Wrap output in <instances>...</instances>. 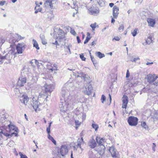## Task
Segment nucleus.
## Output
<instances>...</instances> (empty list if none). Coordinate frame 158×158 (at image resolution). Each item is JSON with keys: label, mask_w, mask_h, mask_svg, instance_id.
Wrapping results in <instances>:
<instances>
[{"label": "nucleus", "mask_w": 158, "mask_h": 158, "mask_svg": "<svg viewBox=\"0 0 158 158\" xmlns=\"http://www.w3.org/2000/svg\"><path fill=\"white\" fill-rule=\"evenodd\" d=\"M115 40L116 41H119L120 40V39L119 37H114L113 39V40Z\"/></svg>", "instance_id": "5fc2aeb1"}, {"label": "nucleus", "mask_w": 158, "mask_h": 158, "mask_svg": "<svg viewBox=\"0 0 158 158\" xmlns=\"http://www.w3.org/2000/svg\"><path fill=\"white\" fill-rule=\"evenodd\" d=\"M137 31V29H135L133 32H132L131 34L133 36H135L136 35Z\"/></svg>", "instance_id": "4c0bfd02"}, {"label": "nucleus", "mask_w": 158, "mask_h": 158, "mask_svg": "<svg viewBox=\"0 0 158 158\" xmlns=\"http://www.w3.org/2000/svg\"><path fill=\"white\" fill-rule=\"evenodd\" d=\"M130 76V73L129 72V70H127L126 75V77L128 78Z\"/></svg>", "instance_id": "09e8293b"}, {"label": "nucleus", "mask_w": 158, "mask_h": 158, "mask_svg": "<svg viewBox=\"0 0 158 158\" xmlns=\"http://www.w3.org/2000/svg\"><path fill=\"white\" fill-rule=\"evenodd\" d=\"M45 91L47 96L45 98H46L48 97V96H50L51 95V93L52 92L53 89H54V86L52 84H45L44 86Z\"/></svg>", "instance_id": "20e7f679"}, {"label": "nucleus", "mask_w": 158, "mask_h": 158, "mask_svg": "<svg viewBox=\"0 0 158 158\" xmlns=\"http://www.w3.org/2000/svg\"><path fill=\"white\" fill-rule=\"evenodd\" d=\"M68 152V147L66 145H62L60 148V153L61 155L60 158H66V156Z\"/></svg>", "instance_id": "f03ea898"}, {"label": "nucleus", "mask_w": 158, "mask_h": 158, "mask_svg": "<svg viewBox=\"0 0 158 158\" xmlns=\"http://www.w3.org/2000/svg\"><path fill=\"white\" fill-rule=\"evenodd\" d=\"M61 27L62 28V30L60 29V39L64 38L66 33L69 31V29L70 28V27L69 26L66 27L61 26Z\"/></svg>", "instance_id": "423d86ee"}, {"label": "nucleus", "mask_w": 158, "mask_h": 158, "mask_svg": "<svg viewBox=\"0 0 158 158\" xmlns=\"http://www.w3.org/2000/svg\"><path fill=\"white\" fill-rule=\"evenodd\" d=\"M3 134L5 136L8 137V138H10V137H11V135L10 134L5 132H4V133H3Z\"/></svg>", "instance_id": "49530a36"}, {"label": "nucleus", "mask_w": 158, "mask_h": 158, "mask_svg": "<svg viewBox=\"0 0 158 158\" xmlns=\"http://www.w3.org/2000/svg\"><path fill=\"white\" fill-rule=\"evenodd\" d=\"M93 89L92 86L91 85L86 86L83 90L84 93L86 95H89L92 93Z\"/></svg>", "instance_id": "9d476101"}, {"label": "nucleus", "mask_w": 158, "mask_h": 158, "mask_svg": "<svg viewBox=\"0 0 158 158\" xmlns=\"http://www.w3.org/2000/svg\"><path fill=\"white\" fill-rule=\"evenodd\" d=\"M27 79L26 77H23L19 78L17 82V85L19 87L24 86V84L26 83Z\"/></svg>", "instance_id": "f8f14e48"}, {"label": "nucleus", "mask_w": 158, "mask_h": 158, "mask_svg": "<svg viewBox=\"0 0 158 158\" xmlns=\"http://www.w3.org/2000/svg\"><path fill=\"white\" fill-rule=\"evenodd\" d=\"M153 85L155 86H158V80L153 83Z\"/></svg>", "instance_id": "4d7b16f0"}, {"label": "nucleus", "mask_w": 158, "mask_h": 158, "mask_svg": "<svg viewBox=\"0 0 158 158\" xmlns=\"http://www.w3.org/2000/svg\"><path fill=\"white\" fill-rule=\"evenodd\" d=\"M40 37L41 40H44L45 39L44 35L43 34H41L40 35Z\"/></svg>", "instance_id": "37998d69"}, {"label": "nucleus", "mask_w": 158, "mask_h": 158, "mask_svg": "<svg viewBox=\"0 0 158 158\" xmlns=\"http://www.w3.org/2000/svg\"><path fill=\"white\" fill-rule=\"evenodd\" d=\"M75 125L76 126V129H77L81 124V122H80L78 120H75Z\"/></svg>", "instance_id": "7c9ffc66"}, {"label": "nucleus", "mask_w": 158, "mask_h": 158, "mask_svg": "<svg viewBox=\"0 0 158 158\" xmlns=\"http://www.w3.org/2000/svg\"><path fill=\"white\" fill-rule=\"evenodd\" d=\"M83 139L82 138L81 139H78L77 142L74 143V144H73V147L74 149L77 150L78 148H80L81 149V143L83 142Z\"/></svg>", "instance_id": "9b49d317"}, {"label": "nucleus", "mask_w": 158, "mask_h": 158, "mask_svg": "<svg viewBox=\"0 0 158 158\" xmlns=\"http://www.w3.org/2000/svg\"><path fill=\"white\" fill-rule=\"evenodd\" d=\"M42 43L43 44H45L47 43L46 40L45 39H44V40H42Z\"/></svg>", "instance_id": "603ef678"}, {"label": "nucleus", "mask_w": 158, "mask_h": 158, "mask_svg": "<svg viewBox=\"0 0 158 158\" xmlns=\"http://www.w3.org/2000/svg\"><path fill=\"white\" fill-rule=\"evenodd\" d=\"M106 98L104 95L103 94L101 96V102L103 103L104 102L106 101Z\"/></svg>", "instance_id": "2f4dec72"}, {"label": "nucleus", "mask_w": 158, "mask_h": 158, "mask_svg": "<svg viewBox=\"0 0 158 158\" xmlns=\"http://www.w3.org/2000/svg\"><path fill=\"white\" fill-rule=\"evenodd\" d=\"M5 1H2L0 2V6H2L4 5Z\"/></svg>", "instance_id": "6e6d98bb"}, {"label": "nucleus", "mask_w": 158, "mask_h": 158, "mask_svg": "<svg viewBox=\"0 0 158 158\" xmlns=\"http://www.w3.org/2000/svg\"><path fill=\"white\" fill-rule=\"evenodd\" d=\"M42 8L40 7V6L37 5L35 7V13L36 14L38 12H40Z\"/></svg>", "instance_id": "a878e982"}, {"label": "nucleus", "mask_w": 158, "mask_h": 158, "mask_svg": "<svg viewBox=\"0 0 158 158\" xmlns=\"http://www.w3.org/2000/svg\"><path fill=\"white\" fill-rule=\"evenodd\" d=\"M71 46H72L71 45H69L68 46H66L65 48L66 49H68V50L70 54H71V52L70 50V48L71 47Z\"/></svg>", "instance_id": "79ce46f5"}, {"label": "nucleus", "mask_w": 158, "mask_h": 158, "mask_svg": "<svg viewBox=\"0 0 158 158\" xmlns=\"http://www.w3.org/2000/svg\"><path fill=\"white\" fill-rule=\"evenodd\" d=\"M19 155L21 156V158H27L26 155L22 154L21 152L19 153Z\"/></svg>", "instance_id": "c03bdc74"}, {"label": "nucleus", "mask_w": 158, "mask_h": 158, "mask_svg": "<svg viewBox=\"0 0 158 158\" xmlns=\"http://www.w3.org/2000/svg\"><path fill=\"white\" fill-rule=\"evenodd\" d=\"M57 154H56V155H57V156H58V157H59V156H58V155H59V150L58 149V148H57Z\"/></svg>", "instance_id": "0e129e2a"}, {"label": "nucleus", "mask_w": 158, "mask_h": 158, "mask_svg": "<svg viewBox=\"0 0 158 158\" xmlns=\"http://www.w3.org/2000/svg\"><path fill=\"white\" fill-rule=\"evenodd\" d=\"M82 119L84 120L85 119V118H86V115L85 114H83V115L82 116Z\"/></svg>", "instance_id": "e2e57ef3"}, {"label": "nucleus", "mask_w": 158, "mask_h": 158, "mask_svg": "<svg viewBox=\"0 0 158 158\" xmlns=\"http://www.w3.org/2000/svg\"><path fill=\"white\" fill-rule=\"evenodd\" d=\"M109 150L113 157L116 158L117 157V154L116 153V150L114 147H111L109 148Z\"/></svg>", "instance_id": "dca6fc26"}, {"label": "nucleus", "mask_w": 158, "mask_h": 158, "mask_svg": "<svg viewBox=\"0 0 158 158\" xmlns=\"http://www.w3.org/2000/svg\"><path fill=\"white\" fill-rule=\"evenodd\" d=\"M158 78V76L156 74H150L147 75L146 79L148 83H151L155 81Z\"/></svg>", "instance_id": "6e6552de"}, {"label": "nucleus", "mask_w": 158, "mask_h": 158, "mask_svg": "<svg viewBox=\"0 0 158 158\" xmlns=\"http://www.w3.org/2000/svg\"><path fill=\"white\" fill-rule=\"evenodd\" d=\"M90 26L92 28V30L93 31H94L95 30V28L96 27H98V25H97V23H95L93 24H91L90 25Z\"/></svg>", "instance_id": "cd10ccee"}, {"label": "nucleus", "mask_w": 158, "mask_h": 158, "mask_svg": "<svg viewBox=\"0 0 158 158\" xmlns=\"http://www.w3.org/2000/svg\"><path fill=\"white\" fill-rule=\"evenodd\" d=\"M59 29L55 28L54 29V38L55 40V41L53 44L58 45V41L59 40Z\"/></svg>", "instance_id": "1a4fd4ad"}, {"label": "nucleus", "mask_w": 158, "mask_h": 158, "mask_svg": "<svg viewBox=\"0 0 158 158\" xmlns=\"http://www.w3.org/2000/svg\"><path fill=\"white\" fill-rule=\"evenodd\" d=\"M52 141L55 145H56V140H55V139H53L52 140Z\"/></svg>", "instance_id": "69168bd1"}, {"label": "nucleus", "mask_w": 158, "mask_h": 158, "mask_svg": "<svg viewBox=\"0 0 158 158\" xmlns=\"http://www.w3.org/2000/svg\"><path fill=\"white\" fill-rule=\"evenodd\" d=\"M9 131L11 132L12 131H16L18 130V129L14 125H13L12 123L8 125Z\"/></svg>", "instance_id": "aec40b11"}, {"label": "nucleus", "mask_w": 158, "mask_h": 158, "mask_svg": "<svg viewBox=\"0 0 158 158\" xmlns=\"http://www.w3.org/2000/svg\"><path fill=\"white\" fill-rule=\"evenodd\" d=\"M98 2L99 5L101 6H103L105 5L104 0H98Z\"/></svg>", "instance_id": "c85d7f7f"}, {"label": "nucleus", "mask_w": 158, "mask_h": 158, "mask_svg": "<svg viewBox=\"0 0 158 158\" xmlns=\"http://www.w3.org/2000/svg\"><path fill=\"white\" fill-rule=\"evenodd\" d=\"M6 56H2L1 55H0V62L2 63L3 62V60L6 59Z\"/></svg>", "instance_id": "f704fd0d"}, {"label": "nucleus", "mask_w": 158, "mask_h": 158, "mask_svg": "<svg viewBox=\"0 0 158 158\" xmlns=\"http://www.w3.org/2000/svg\"><path fill=\"white\" fill-rule=\"evenodd\" d=\"M82 79L85 80L86 78H87L88 75L86 73H79V75Z\"/></svg>", "instance_id": "b1692460"}, {"label": "nucleus", "mask_w": 158, "mask_h": 158, "mask_svg": "<svg viewBox=\"0 0 158 158\" xmlns=\"http://www.w3.org/2000/svg\"><path fill=\"white\" fill-rule=\"evenodd\" d=\"M46 95V94L45 92H41L39 94V95L38 97V98L39 99L42 98L44 99Z\"/></svg>", "instance_id": "5701e85b"}, {"label": "nucleus", "mask_w": 158, "mask_h": 158, "mask_svg": "<svg viewBox=\"0 0 158 158\" xmlns=\"http://www.w3.org/2000/svg\"><path fill=\"white\" fill-rule=\"evenodd\" d=\"M44 5L46 7L52 8L53 7V2H56V0H44Z\"/></svg>", "instance_id": "4468645a"}, {"label": "nucleus", "mask_w": 158, "mask_h": 158, "mask_svg": "<svg viewBox=\"0 0 158 158\" xmlns=\"http://www.w3.org/2000/svg\"><path fill=\"white\" fill-rule=\"evenodd\" d=\"M96 140L98 143L99 145L103 146L102 148L103 149V150L102 151V154H100L101 155H103V153L105 151L104 150L105 149V147L103 145V144L104 143V139L102 138L100 139V138H98V137H97L96 139Z\"/></svg>", "instance_id": "2eb2a0df"}, {"label": "nucleus", "mask_w": 158, "mask_h": 158, "mask_svg": "<svg viewBox=\"0 0 158 158\" xmlns=\"http://www.w3.org/2000/svg\"><path fill=\"white\" fill-rule=\"evenodd\" d=\"M30 105L33 107L36 112L42 110L44 106L42 103H41L38 100H36L34 98H33Z\"/></svg>", "instance_id": "f257e3e1"}, {"label": "nucleus", "mask_w": 158, "mask_h": 158, "mask_svg": "<svg viewBox=\"0 0 158 158\" xmlns=\"http://www.w3.org/2000/svg\"><path fill=\"white\" fill-rule=\"evenodd\" d=\"M91 37H90L87 36L86 39L84 42L85 44H86L88 42L89 40H90Z\"/></svg>", "instance_id": "58836bf2"}, {"label": "nucleus", "mask_w": 158, "mask_h": 158, "mask_svg": "<svg viewBox=\"0 0 158 158\" xmlns=\"http://www.w3.org/2000/svg\"><path fill=\"white\" fill-rule=\"evenodd\" d=\"M29 98L26 95H22L19 96V100L22 103H23L24 105L28 108H30L31 106L30 104L28 103V102L29 101Z\"/></svg>", "instance_id": "7ed1b4c3"}, {"label": "nucleus", "mask_w": 158, "mask_h": 158, "mask_svg": "<svg viewBox=\"0 0 158 158\" xmlns=\"http://www.w3.org/2000/svg\"><path fill=\"white\" fill-rule=\"evenodd\" d=\"M32 41L34 43V47H35L37 49H40V48L39 47L37 41L34 39Z\"/></svg>", "instance_id": "bb28decb"}, {"label": "nucleus", "mask_w": 158, "mask_h": 158, "mask_svg": "<svg viewBox=\"0 0 158 158\" xmlns=\"http://www.w3.org/2000/svg\"><path fill=\"white\" fill-rule=\"evenodd\" d=\"M70 33L73 35H75L76 34V32L74 30L70 28Z\"/></svg>", "instance_id": "a18cd8bd"}, {"label": "nucleus", "mask_w": 158, "mask_h": 158, "mask_svg": "<svg viewBox=\"0 0 158 158\" xmlns=\"http://www.w3.org/2000/svg\"><path fill=\"white\" fill-rule=\"evenodd\" d=\"M156 146V144L155 143H153V146L152 147V150L154 152L155 151V147Z\"/></svg>", "instance_id": "864d4df0"}, {"label": "nucleus", "mask_w": 158, "mask_h": 158, "mask_svg": "<svg viewBox=\"0 0 158 158\" xmlns=\"http://www.w3.org/2000/svg\"><path fill=\"white\" fill-rule=\"evenodd\" d=\"M153 118L154 120L158 119V110H155L153 115H152Z\"/></svg>", "instance_id": "4be33fe9"}, {"label": "nucleus", "mask_w": 158, "mask_h": 158, "mask_svg": "<svg viewBox=\"0 0 158 158\" xmlns=\"http://www.w3.org/2000/svg\"><path fill=\"white\" fill-rule=\"evenodd\" d=\"M114 5V4L113 3H111L109 4V6L111 7H112Z\"/></svg>", "instance_id": "338daca9"}, {"label": "nucleus", "mask_w": 158, "mask_h": 158, "mask_svg": "<svg viewBox=\"0 0 158 158\" xmlns=\"http://www.w3.org/2000/svg\"><path fill=\"white\" fill-rule=\"evenodd\" d=\"M25 45L23 43L18 44L16 46L17 52L14 53V55L21 54L25 49Z\"/></svg>", "instance_id": "39448f33"}, {"label": "nucleus", "mask_w": 158, "mask_h": 158, "mask_svg": "<svg viewBox=\"0 0 158 158\" xmlns=\"http://www.w3.org/2000/svg\"><path fill=\"white\" fill-rule=\"evenodd\" d=\"M77 42L78 43H79L81 42V40L80 39L79 37L78 36H77Z\"/></svg>", "instance_id": "bf43d9fd"}, {"label": "nucleus", "mask_w": 158, "mask_h": 158, "mask_svg": "<svg viewBox=\"0 0 158 158\" xmlns=\"http://www.w3.org/2000/svg\"><path fill=\"white\" fill-rule=\"evenodd\" d=\"M139 59H139V57H138L137 58H134L133 59H131V61L132 62H135L137 60H139Z\"/></svg>", "instance_id": "a19ab883"}, {"label": "nucleus", "mask_w": 158, "mask_h": 158, "mask_svg": "<svg viewBox=\"0 0 158 158\" xmlns=\"http://www.w3.org/2000/svg\"><path fill=\"white\" fill-rule=\"evenodd\" d=\"M46 131L48 133V134H50V128L49 127H48L46 129Z\"/></svg>", "instance_id": "8fccbe9b"}, {"label": "nucleus", "mask_w": 158, "mask_h": 158, "mask_svg": "<svg viewBox=\"0 0 158 158\" xmlns=\"http://www.w3.org/2000/svg\"><path fill=\"white\" fill-rule=\"evenodd\" d=\"M80 58L82 60L85 61V60L86 58L84 57L83 54L80 55Z\"/></svg>", "instance_id": "ea45409f"}, {"label": "nucleus", "mask_w": 158, "mask_h": 158, "mask_svg": "<svg viewBox=\"0 0 158 158\" xmlns=\"http://www.w3.org/2000/svg\"><path fill=\"white\" fill-rule=\"evenodd\" d=\"M18 38H19L20 40H22L24 39V37H22L20 35H18Z\"/></svg>", "instance_id": "052dcab7"}, {"label": "nucleus", "mask_w": 158, "mask_h": 158, "mask_svg": "<svg viewBox=\"0 0 158 158\" xmlns=\"http://www.w3.org/2000/svg\"><path fill=\"white\" fill-rule=\"evenodd\" d=\"M147 21L148 23V26L153 27L156 23L155 20L153 19L149 18L147 19Z\"/></svg>", "instance_id": "6ab92c4d"}, {"label": "nucleus", "mask_w": 158, "mask_h": 158, "mask_svg": "<svg viewBox=\"0 0 158 158\" xmlns=\"http://www.w3.org/2000/svg\"><path fill=\"white\" fill-rule=\"evenodd\" d=\"M96 145V142L95 140L92 139L89 142V146L91 148H94Z\"/></svg>", "instance_id": "412c9836"}, {"label": "nucleus", "mask_w": 158, "mask_h": 158, "mask_svg": "<svg viewBox=\"0 0 158 158\" xmlns=\"http://www.w3.org/2000/svg\"><path fill=\"white\" fill-rule=\"evenodd\" d=\"M89 13L92 15H96L99 12V9L98 7H94L93 6L91 7L89 9Z\"/></svg>", "instance_id": "ddd939ff"}, {"label": "nucleus", "mask_w": 158, "mask_h": 158, "mask_svg": "<svg viewBox=\"0 0 158 158\" xmlns=\"http://www.w3.org/2000/svg\"><path fill=\"white\" fill-rule=\"evenodd\" d=\"M18 132L17 131H15L14 132H12L11 135V136L13 135H15V136H17L18 134Z\"/></svg>", "instance_id": "de8ad7c7"}, {"label": "nucleus", "mask_w": 158, "mask_h": 158, "mask_svg": "<svg viewBox=\"0 0 158 158\" xmlns=\"http://www.w3.org/2000/svg\"><path fill=\"white\" fill-rule=\"evenodd\" d=\"M124 26L123 24H121L120 25L119 27H118V29L119 31L122 32L123 31L124 29Z\"/></svg>", "instance_id": "c9c22d12"}, {"label": "nucleus", "mask_w": 158, "mask_h": 158, "mask_svg": "<svg viewBox=\"0 0 158 158\" xmlns=\"http://www.w3.org/2000/svg\"><path fill=\"white\" fill-rule=\"evenodd\" d=\"M96 55L98 56L99 58H102L105 56L104 54L100 52H98L95 53Z\"/></svg>", "instance_id": "393cba45"}, {"label": "nucleus", "mask_w": 158, "mask_h": 158, "mask_svg": "<svg viewBox=\"0 0 158 158\" xmlns=\"http://www.w3.org/2000/svg\"><path fill=\"white\" fill-rule=\"evenodd\" d=\"M123 106L122 107L126 108L128 102V97L124 95L123 97Z\"/></svg>", "instance_id": "a211bd4d"}, {"label": "nucleus", "mask_w": 158, "mask_h": 158, "mask_svg": "<svg viewBox=\"0 0 158 158\" xmlns=\"http://www.w3.org/2000/svg\"><path fill=\"white\" fill-rule=\"evenodd\" d=\"M141 126L144 129H146L147 127L146 125V123L145 122H141Z\"/></svg>", "instance_id": "e433bc0d"}, {"label": "nucleus", "mask_w": 158, "mask_h": 158, "mask_svg": "<svg viewBox=\"0 0 158 158\" xmlns=\"http://www.w3.org/2000/svg\"><path fill=\"white\" fill-rule=\"evenodd\" d=\"M57 65L56 64H54L53 65V67L52 68H48L49 70H52V71H53V70H57Z\"/></svg>", "instance_id": "c756f323"}, {"label": "nucleus", "mask_w": 158, "mask_h": 158, "mask_svg": "<svg viewBox=\"0 0 158 158\" xmlns=\"http://www.w3.org/2000/svg\"><path fill=\"white\" fill-rule=\"evenodd\" d=\"M119 8L116 6H114L113 8V15L114 18H117L118 17V12Z\"/></svg>", "instance_id": "f3484780"}, {"label": "nucleus", "mask_w": 158, "mask_h": 158, "mask_svg": "<svg viewBox=\"0 0 158 158\" xmlns=\"http://www.w3.org/2000/svg\"><path fill=\"white\" fill-rule=\"evenodd\" d=\"M95 44H95V42H94V41L92 42V44H91L92 46H94Z\"/></svg>", "instance_id": "774afa93"}, {"label": "nucleus", "mask_w": 158, "mask_h": 158, "mask_svg": "<svg viewBox=\"0 0 158 158\" xmlns=\"http://www.w3.org/2000/svg\"><path fill=\"white\" fill-rule=\"evenodd\" d=\"M33 61H34V62H35V64L38 65L39 62L37 61V60H33Z\"/></svg>", "instance_id": "13d9d810"}, {"label": "nucleus", "mask_w": 158, "mask_h": 158, "mask_svg": "<svg viewBox=\"0 0 158 158\" xmlns=\"http://www.w3.org/2000/svg\"><path fill=\"white\" fill-rule=\"evenodd\" d=\"M34 62V61H33V60H32L30 62V64H31V65L33 66H34L35 65L33 64V63Z\"/></svg>", "instance_id": "680f3d73"}, {"label": "nucleus", "mask_w": 158, "mask_h": 158, "mask_svg": "<svg viewBox=\"0 0 158 158\" xmlns=\"http://www.w3.org/2000/svg\"><path fill=\"white\" fill-rule=\"evenodd\" d=\"M129 125L131 126H135L138 124V119L133 116L130 117L128 119Z\"/></svg>", "instance_id": "0eeeda50"}, {"label": "nucleus", "mask_w": 158, "mask_h": 158, "mask_svg": "<svg viewBox=\"0 0 158 158\" xmlns=\"http://www.w3.org/2000/svg\"><path fill=\"white\" fill-rule=\"evenodd\" d=\"M152 38L151 37H149L146 40V43L147 44H150L152 42Z\"/></svg>", "instance_id": "72a5a7b5"}, {"label": "nucleus", "mask_w": 158, "mask_h": 158, "mask_svg": "<svg viewBox=\"0 0 158 158\" xmlns=\"http://www.w3.org/2000/svg\"><path fill=\"white\" fill-rule=\"evenodd\" d=\"M48 138L50 139V140H51V141H52V140L54 138H53V137H52L50 135V134H48Z\"/></svg>", "instance_id": "3c124183"}, {"label": "nucleus", "mask_w": 158, "mask_h": 158, "mask_svg": "<svg viewBox=\"0 0 158 158\" xmlns=\"http://www.w3.org/2000/svg\"><path fill=\"white\" fill-rule=\"evenodd\" d=\"M92 126L93 128L95 129V131H97L98 128V125L96 124L93 123Z\"/></svg>", "instance_id": "473e14b6"}]
</instances>
